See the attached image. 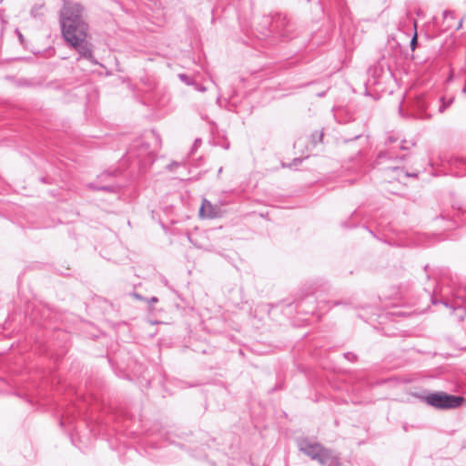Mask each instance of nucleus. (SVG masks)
Masks as SVG:
<instances>
[{
  "label": "nucleus",
  "mask_w": 466,
  "mask_h": 466,
  "mask_svg": "<svg viewBox=\"0 0 466 466\" xmlns=\"http://www.w3.org/2000/svg\"><path fill=\"white\" fill-rule=\"evenodd\" d=\"M345 359H347L350 362H354L357 360V356L352 352H346L344 353Z\"/></svg>",
  "instance_id": "14"
},
{
  "label": "nucleus",
  "mask_w": 466,
  "mask_h": 466,
  "mask_svg": "<svg viewBox=\"0 0 466 466\" xmlns=\"http://www.w3.org/2000/svg\"><path fill=\"white\" fill-rule=\"evenodd\" d=\"M428 268H429V266H428V265H426V266L424 267V270H425V271H427V270H428Z\"/></svg>",
  "instance_id": "29"
},
{
  "label": "nucleus",
  "mask_w": 466,
  "mask_h": 466,
  "mask_svg": "<svg viewBox=\"0 0 466 466\" xmlns=\"http://www.w3.org/2000/svg\"><path fill=\"white\" fill-rule=\"evenodd\" d=\"M299 451L309 456L311 460L316 461L323 447L319 442H312L308 439L299 440L298 442Z\"/></svg>",
  "instance_id": "6"
},
{
  "label": "nucleus",
  "mask_w": 466,
  "mask_h": 466,
  "mask_svg": "<svg viewBox=\"0 0 466 466\" xmlns=\"http://www.w3.org/2000/svg\"><path fill=\"white\" fill-rule=\"evenodd\" d=\"M466 308V306L462 307L459 302L458 300H456L454 302V305L451 306V309L453 310H464V309Z\"/></svg>",
  "instance_id": "17"
},
{
  "label": "nucleus",
  "mask_w": 466,
  "mask_h": 466,
  "mask_svg": "<svg viewBox=\"0 0 466 466\" xmlns=\"http://www.w3.org/2000/svg\"><path fill=\"white\" fill-rule=\"evenodd\" d=\"M333 304H334V305H339V301H334V303H333Z\"/></svg>",
  "instance_id": "30"
},
{
  "label": "nucleus",
  "mask_w": 466,
  "mask_h": 466,
  "mask_svg": "<svg viewBox=\"0 0 466 466\" xmlns=\"http://www.w3.org/2000/svg\"><path fill=\"white\" fill-rule=\"evenodd\" d=\"M18 36H19V39L22 41V39H23V35H22V34H21V33H19V34H18Z\"/></svg>",
  "instance_id": "27"
},
{
  "label": "nucleus",
  "mask_w": 466,
  "mask_h": 466,
  "mask_svg": "<svg viewBox=\"0 0 466 466\" xmlns=\"http://www.w3.org/2000/svg\"><path fill=\"white\" fill-rule=\"evenodd\" d=\"M410 45V47H411L412 50H414L416 48L417 34H415L414 36L411 38Z\"/></svg>",
  "instance_id": "18"
},
{
  "label": "nucleus",
  "mask_w": 466,
  "mask_h": 466,
  "mask_svg": "<svg viewBox=\"0 0 466 466\" xmlns=\"http://www.w3.org/2000/svg\"><path fill=\"white\" fill-rule=\"evenodd\" d=\"M429 294H430V297H431V300L432 302V304H438L439 302L441 303H443L446 307H449V304L447 301H444V300H437L436 298H435V295L434 293L431 294L430 291H429Z\"/></svg>",
  "instance_id": "13"
},
{
  "label": "nucleus",
  "mask_w": 466,
  "mask_h": 466,
  "mask_svg": "<svg viewBox=\"0 0 466 466\" xmlns=\"http://www.w3.org/2000/svg\"><path fill=\"white\" fill-rule=\"evenodd\" d=\"M132 296L138 300H146V299L139 293L134 292Z\"/></svg>",
  "instance_id": "21"
},
{
  "label": "nucleus",
  "mask_w": 466,
  "mask_h": 466,
  "mask_svg": "<svg viewBox=\"0 0 466 466\" xmlns=\"http://www.w3.org/2000/svg\"><path fill=\"white\" fill-rule=\"evenodd\" d=\"M406 176H407V177H417V174H416V173H412V174H410V173H408V172H407V173H406Z\"/></svg>",
  "instance_id": "24"
},
{
  "label": "nucleus",
  "mask_w": 466,
  "mask_h": 466,
  "mask_svg": "<svg viewBox=\"0 0 466 466\" xmlns=\"http://www.w3.org/2000/svg\"><path fill=\"white\" fill-rule=\"evenodd\" d=\"M458 319H459V320H462L463 319V316L462 315H459Z\"/></svg>",
  "instance_id": "26"
},
{
  "label": "nucleus",
  "mask_w": 466,
  "mask_h": 466,
  "mask_svg": "<svg viewBox=\"0 0 466 466\" xmlns=\"http://www.w3.org/2000/svg\"><path fill=\"white\" fill-rule=\"evenodd\" d=\"M393 147L389 148L388 151L380 152L378 157H388V158H404L405 155L399 156L392 152Z\"/></svg>",
  "instance_id": "11"
},
{
  "label": "nucleus",
  "mask_w": 466,
  "mask_h": 466,
  "mask_svg": "<svg viewBox=\"0 0 466 466\" xmlns=\"http://www.w3.org/2000/svg\"><path fill=\"white\" fill-rule=\"evenodd\" d=\"M443 20L446 23L447 28H451L453 26L452 21L454 20V12L451 10H445L442 13Z\"/></svg>",
  "instance_id": "10"
},
{
  "label": "nucleus",
  "mask_w": 466,
  "mask_h": 466,
  "mask_svg": "<svg viewBox=\"0 0 466 466\" xmlns=\"http://www.w3.org/2000/svg\"><path fill=\"white\" fill-rule=\"evenodd\" d=\"M441 100H443V98H441ZM451 100H450L448 103L442 101V104L439 107V111L442 113L451 105Z\"/></svg>",
  "instance_id": "16"
},
{
  "label": "nucleus",
  "mask_w": 466,
  "mask_h": 466,
  "mask_svg": "<svg viewBox=\"0 0 466 466\" xmlns=\"http://www.w3.org/2000/svg\"><path fill=\"white\" fill-rule=\"evenodd\" d=\"M398 141H399L398 137H396L394 135H389L385 140V144L390 147Z\"/></svg>",
  "instance_id": "12"
},
{
  "label": "nucleus",
  "mask_w": 466,
  "mask_h": 466,
  "mask_svg": "<svg viewBox=\"0 0 466 466\" xmlns=\"http://www.w3.org/2000/svg\"><path fill=\"white\" fill-rule=\"evenodd\" d=\"M429 103L424 96H417L411 103V115L415 118L426 119L431 117L427 112Z\"/></svg>",
  "instance_id": "7"
},
{
  "label": "nucleus",
  "mask_w": 466,
  "mask_h": 466,
  "mask_svg": "<svg viewBox=\"0 0 466 466\" xmlns=\"http://www.w3.org/2000/svg\"><path fill=\"white\" fill-rule=\"evenodd\" d=\"M420 399L428 405L440 410L458 408L464 400L461 396L451 395L443 391L429 393L421 396Z\"/></svg>",
  "instance_id": "2"
},
{
  "label": "nucleus",
  "mask_w": 466,
  "mask_h": 466,
  "mask_svg": "<svg viewBox=\"0 0 466 466\" xmlns=\"http://www.w3.org/2000/svg\"><path fill=\"white\" fill-rule=\"evenodd\" d=\"M301 161H302V159H301V158H295V159H294V163H295V164L300 163Z\"/></svg>",
  "instance_id": "25"
},
{
  "label": "nucleus",
  "mask_w": 466,
  "mask_h": 466,
  "mask_svg": "<svg viewBox=\"0 0 466 466\" xmlns=\"http://www.w3.org/2000/svg\"><path fill=\"white\" fill-rule=\"evenodd\" d=\"M126 158L127 161H137L139 167H146L153 162L154 157L148 143L137 138L127 149Z\"/></svg>",
  "instance_id": "3"
},
{
  "label": "nucleus",
  "mask_w": 466,
  "mask_h": 466,
  "mask_svg": "<svg viewBox=\"0 0 466 466\" xmlns=\"http://www.w3.org/2000/svg\"><path fill=\"white\" fill-rule=\"evenodd\" d=\"M406 141L402 140L399 146V148L400 150H408L409 149V147L406 145Z\"/></svg>",
  "instance_id": "20"
},
{
  "label": "nucleus",
  "mask_w": 466,
  "mask_h": 466,
  "mask_svg": "<svg viewBox=\"0 0 466 466\" xmlns=\"http://www.w3.org/2000/svg\"><path fill=\"white\" fill-rule=\"evenodd\" d=\"M148 303H157L158 302V299L157 297H151L149 299H146Z\"/></svg>",
  "instance_id": "23"
},
{
  "label": "nucleus",
  "mask_w": 466,
  "mask_h": 466,
  "mask_svg": "<svg viewBox=\"0 0 466 466\" xmlns=\"http://www.w3.org/2000/svg\"><path fill=\"white\" fill-rule=\"evenodd\" d=\"M313 301V298L311 296H309L307 297L304 300H301L300 302L298 303V307L300 308L302 307V305L305 303V302H312Z\"/></svg>",
  "instance_id": "19"
},
{
  "label": "nucleus",
  "mask_w": 466,
  "mask_h": 466,
  "mask_svg": "<svg viewBox=\"0 0 466 466\" xmlns=\"http://www.w3.org/2000/svg\"><path fill=\"white\" fill-rule=\"evenodd\" d=\"M199 215L204 218H215L220 215V208L213 205L210 201L204 198L199 208Z\"/></svg>",
  "instance_id": "9"
},
{
  "label": "nucleus",
  "mask_w": 466,
  "mask_h": 466,
  "mask_svg": "<svg viewBox=\"0 0 466 466\" xmlns=\"http://www.w3.org/2000/svg\"><path fill=\"white\" fill-rule=\"evenodd\" d=\"M59 24L65 41L79 55L77 60L85 58L96 65L93 54V45L88 41V24L85 20V8L82 5L65 1L59 11Z\"/></svg>",
  "instance_id": "1"
},
{
  "label": "nucleus",
  "mask_w": 466,
  "mask_h": 466,
  "mask_svg": "<svg viewBox=\"0 0 466 466\" xmlns=\"http://www.w3.org/2000/svg\"><path fill=\"white\" fill-rule=\"evenodd\" d=\"M178 77L181 81H183L184 83H186L187 85H190V77L186 75V74H179L178 75Z\"/></svg>",
  "instance_id": "15"
},
{
  "label": "nucleus",
  "mask_w": 466,
  "mask_h": 466,
  "mask_svg": "<svg viewBox=\"0 0 466 466\" xmlns=\"http://www.w3.org/2000/svg\"><path fill=\"white\" fill-rule=\"evenodd\" d=\"M201 145V139L200 138H197L194 142V146H193V148L196 149L198 148L199 146Z\"/></svg>",
  "instance_id": "22"
},
{
  "label": "nucleus",
  "mask_w": 466,
  "mask_h": 466,
  "mask_svg": "<svg viewBox=\"0 0 466 466\" xmlns=\"http://www.w3.org/2000/svg\"><path fill=\"white\" fill-rule=\"evenodd\" d=\"M267 23H270V29H268V33L278 35L283 40H288L293 37V25L291 21L283 14L274 15L270 21L267 20Z\"/></svg>",
  "instance_id": "4"
},
{
  "label": "nucleus",
  "mask_w": 466,
  "mask_h": 466,
  "mask_svg": "<svg viewBox=\"0 0 466 466\" xmlns=\"http://www.w3.org/2000/svg\"><path fill=\"white\" fill-rule=\"evenodd\" d=\"M322 466H340L339 456L332 450L322 447L316 460Z\"/></svg>",
  "instance_id": "8"
},
{
  "label": "nucleus",
  "mask_w": 466,
  "mask_h": 466,
  "mask_svg": "<svg viewBox=\"0 0 466 466\" xmlns=\"http://www.w3.org/2000/svg\"><path fill=\"white\" fill-rule=\"evenodd\" d=\"M461 26V21L459 22V25L457 26V29H460V27Z\"/></svg>",
  "instance_id": "28"
},
{
  "label": "nucleus",
  "mask_w": 466,
  "mask_h": 466,
  "mask_svg": "<svg viewBox=\"0 0 466 466\" xmlns=\"http://www.w3.org/2000/svg\"><path fill=\"white\" fill-rule=\"evenodd\" d=\"M116 170L115 171H106L101 173L96 181L89 184V187L94 190H102L106 192H116L119 188V185L115 182V177L116 175Z\"/></svg>",
  "instance_id": "5"
}]
</instances>
